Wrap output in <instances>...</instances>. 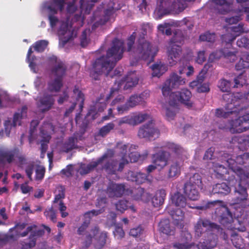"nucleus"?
Masks as SVG:
<instances>
[{"label":"nucleus","mask_w":249,"mask_h":249,"mask_svg":"<svg viewBox=\"0 0 249 249\" xmlns=\"http://www.w3.org/2000/svg\"><path fill=\"white\" fill-rule=\"evenodd\" d=\"M115 126L112 123L107 124L106 125L102 127L99 132L100 135L102 136H105L107 135Z\"/></svg>","instance_id":"56"},{"label":"nucleus","mask_w":249,"mask_h":249,"mask_svg":"<svg viewBox=\"0 0 249 249\" xmlns=\"http://www.w3.org/2000/svg\"><path fill=\"white\" fill-rule=\"evenodd\" d=\"M128 124L133 125V121L131 114L123 117L118 120V124L122 125L123 124Z\"/></svg>","instance_id":"58"},{"label":"nucleus","mask_w":249,"mask_h":249,"mask_svg":"<svg viewBox=\"0 0 249 249\" xmlns=\"http://www.w3.org/2000/svg\"><path fill=\"white\" fill-rule=\"evenodd\" d=\"M32 53V48L30 47L28 50V52L27 53V59L28 60V61L29 63V67H30L31 70L34 72H36V67L37 64L38 59L36 57H34L30 58V56Z\"/></svg>","instance_id":"48"},{"label":"nucleus","mask_w":249,"mask_h":249,"mask_svg":"<svg viewBox=\"0 0 249 249\" xmlns=\"http://www.w3.org/2000/svg\"><path fill=\"white\" fill-rule=\"evenodd\" d=\"M54 100L50 95H44L40 97L37 102V107L39 109L44 112L49 110L53 104Z\"/></svg>","instance_id":"33"},{"label":"nucleus","mask_w":249,"mask_h":249,"mask_svg":"<svg viewBox=\"0 0 249 249\" xmlns=\"http://www.w3.org/2000/svg\"><path fill=\"white\" fill-rule=\"evenodd\" d=\"M51 63H56L52 71L51 80L49 82L48 88L52 91H58L62 86V76L65 73V67L64 64L57 60L55 56L51 55L48 57Z\"/></svg>","instance_id":"12"},{"label":"nucleus","mask_w":249,"mask_h":249,"mask_svg":"<svg viewBox=\"0 0 249 249\" xmlns=\"http://www.w3.org/2000/svg\"><path fill=\"white\" fill-rule=\"evenodd\" d=\"M173 206L179 208H184L186 205L185 198L179 193H176L171 196Z\"/></svg>","instance_id":"40"},{"label":"nucleus","mask_w":249,"mask_h":249,"mask_svg":"<svg viewBox=\"0 0 249 249\" xmlns=\"http://www.w3.org/2000/svg\"><path fill=\"white\" fill-rule=\"evenodd\" d=\"M76 0H52L44 2L41 7L42 13L48 15L51 30L57 31L60 43L64 45L68 41L76 36V32L69 24V20L66 22L59 20L53 16L58 10L62 11L66 4L69 13H73L76 7L74 3Z\"/></svg>","instance_id":"3"},{"label":"nucleus","mask_w":249,"mask_h":249,"mask_svg":"<svg viewBox=\"0 0 249 249\" xmlns=\"http://www.w3.org/2000/svg\"><path fill=\"white\" fill-rule=\"evenodd\" d=\"M218 88L223 92H228L230 91L231 84L229 81L225 79L221 80L218 83Z\"/></svg>","instance_id":"53"},{"label":"nucleus","mask_w":249,"mask_h":249,"mask_svg":"<svg viewBox=\"0 0 249 249\" xmlns=\"http://www.w3.org/2000/svg\"><path fill=\"white\" fill-rule=\"evenodd\" d=\"M37 120H33L31 123L30 136L29 141L31 142L35 139H36L38 142L41 143V157L43 158L47 149V143L50 139V134L52 131H54V127L52 124L47 123L43 124L40 129V134L36 137V127L37 125Z\"/></svg>","instance_id":"9"},{"label":"nucleus","mask_w":249,"mask_h":249,"mask_svg":"<svg viewBox=\"0 0 249 249\" xmlns=\"http://www.w3.org/2000/svg\"><path fill=\"white\" fill-rule=\"evenodd\" d=\"M107 237L106 232H102L99 233L98 228L95 227L90 232L86 233L83 245L85 247H88L91 244L93 240L95 239L97 241L96 246L100 249L105 244Z\"/></svg>","instance_id":"19"},{"label":"nucleus","mask_w":249,"mask_h":249,"mask_svg":"<svg viewBox=\"0 0 249 249\" xmlns=\"http://www.w3.org/2000/svg\"><path fill=\"white\" fill-rule=\"evenodd\" d=\"M159 134V130L156 126L154 120L151 118L147 123L140 127L138 135L140 138L151 140L158 137Z\"/></svg>","instance_id":"18"},{"label":"nucleus","mask_w":249,"mask_h":249,"mask_svg":"<svg viewBox=\"0 0 249 249\" xmlns=\"http://www.w3.org/2000/svg\"><path fill=\"white\" fill-rule=\"evenodd\" d=\"M223 55H224V52L222 51H216L211 53L208 59L209 63L213 62L215 60L218 59Z\"/></svg>","instance_id":"59"},{"label":"nucleus","mask_w":249,"mask_h":249,"mask_svg":"<svg viewBox=\"0 0 249 249\" xmlns=\"http://www.w3.org/2000/svg\"><path fill=\"white\" fill-rule=\"evenodd\" d=\"M213 208L215 209V214L219 222L224 225L231 223L233 221L232 215L225 206L224 203L221 201L216 200L206 202L202 206H198L196 208L198 210H205L208 208Z\"/></svg>","instance_id":"11"},{"label":"nucleus","mask_w":249,"mask_h":249,"mask_svg":"<svg viewBox=\"0 0 249 249\" xmlns=\"http://www.w3.org/2000/svg\"><path fill=\"white\" fill-rule=\"evenodd\" d=\"M101 213L100 210H92L85 213L84 217L85 221L82 225L78 228L77 232L79 234H82L84 232L85 230L88 227L89 222V220L91 216L97 215Z\"/></svg>","instance_id":"35"},{"label":"nucleus","mask_w":249,"mask_h":249,"mask_svg":"<svg viewBox=\"0 0 249 249\" xmlns=\"http://www.w3.org/2000/svg\"><path fill=\"white\" fill-rule=\"evenodd\" d=\"M237 45L239 47L249 48V40L245 37H242L237 41Z\"/></svg>","instance_id":"64"},{"label":"nucleus","mask_w":249,"mask_h":249,"mask_svg":"<svg viewBox=\"0 0 249 249\" xmlns=\"http://www.w3.org/2000/svg\"><path fill=\"white\" fill-rule=\"evenodd\" d=\"M237 141L240 144L239 146L240 148L248 149L247 147H249V136L238 138Z\"/></svg>","instance_id":"60"},{"label":"nucleus","mask_w":249,"mask_h":249,"mask_svg":"<svg viewBox=\"0 0 249 249\" xmlns=\"http://www.w3.org/2000/svg\"><path fill=\"white\" fill-rule=\"evenodd\" d=\"M124 52L123 42L117 39L114 40L112 47L107 52L106 56L97 59L93 64L89 71L90 76L97 80L99 76L104 73L112 77L113 75L110 74V72L115 63L122 58Z\"/></svg>","instance_id":"4"},{"label":"nucleus","mask_w":249,"mask_h":249,"mask_svg":"<svg viewBox=\"0 0 249 249\" xmlns=\"http://www.w3.org/2000/svg\"><path fill=\"white\" fill-rule=\"evenodd\" d=\"M116 210L121 213H123L128 207H129L132 211H135V209L133 206L130 205L125 200H121L117 203L115 204Z\"/></svg>","instance_id":"49"},{"label":"nucleus","mask_w":249,"mask_h":249,"mask_svg":"<svg viewBox=\"0 0 249 249\" xmlns=\"http://www.w3.org/2000/svg\"><path fill=\"white\" fill-rule=\"evenodd\" d=\"M159 228L161 232L166 235H171L174 233L173 229L169 226L168 219L161 220L159 223Z\"/></svg>","instance_id":"45"},{"label":"nucleus","mask_w":249,"mask_h":249,"mask_svg":"<svg viewBox=\"0 0 249 249\" xmlns=\"http://www.w3.org/2000/svg\"><path fill=\"white\" fill-rule=\"evenodd\" d=\"M206 60L205 51H199L195 58V62L198 64H202Z\"/></svg>","instance_id":"62"},{"label":"nucleus","mask_w":249,"mask_h":249,"mask_svg":"<svg viewBox=\"0 0 249 249\" xmlns=\"http://www.w3.org/2000/svg\"><path fill=\"white\" fill-rule=\"evenodd\" d=\"M239 4V9L236 11L237 15L226 18V22L229 24H235L241 20L244 13L249 12V7L247 6L249 4V0H236Z\"/></svg>","instance_id":"21"},{"label":"nucleus","mask_w":249,"mask_h":249,"mask_svg":"<svg viewBox=\"0 0 249 249\" xmlns=\"http://www.w3.org/2000/svg\"><path fill=\"white\" fill-rule=\"evenodd\" d=\"M55 198L53 201L54 204L58 202L59 203V210L61 213V216L62 217H66L68 213L65 211L66 210V207L63 204V203L59 200L64 197V191L62 187H58L55 192Z\"/></svg>","instance_id":"31"},{"label":"nucleus","mask_w":249,"mask_h":249,"mask_svg":"<svg viewBox=\"0 0 249 249\" xmlns=\"http://www.w3.org/2000/svg\"><path fill=\"white\" fill-rule=\"evenodd\" d=\"M231 191L230 187L226 183L216 184L213 189V194H222L227 195Z\"/></svg>","instance_id":"42"},{"label":"nucleus","mask_w":249,"mask_h":249,"mask_svg":"<svg viewBox=\"0 0 249 249\" xmlns=\"http://www.w3.org/2000/svg\"><path fill=\"white\" fill-rule=\"evenodd\" d=\"M165 196L166 193L165 190H160L158 191L152 198V203L153 205L155 207L161 205L164 202Z\"/></svg>","instance_id":"41"},{"label":"nucleus","mask_w":249,"mask_h":249,"mask_svg":"<svg viewBox=\"0 0 249 249\" xmlns=\"http://www.w3.org/2000/svg\"><path fill=\"white\" fill-rule=\"evenodd\" d=\"M192 97L191 92L187 89H182L181 91L172 92L168 97V103L163 107L166 119L168 121L174 119L178 111V103L180 102L188 107L192 106L190 99Z\"/></svg>","instance_id":"6"},{"label":"nucleus","mask_w":249,"mask_h":249,"mask_svg":"<svg viewBox=\"0 0 249 249\" xmlns=\"http://www.w3.org/2000/svg\"><path fill=\"white\" fill-rule=\"evenodd\" d=\"M106 104L105 103L98 102H97L95 104L94 107H91L89 111V114L90 115H92L93 118H95V116H94V113H95L96 108H98V111L99 112H102L104 110V108L106 107Z\"/></svg>","instance_id":"52"},{"label":"nucleus","mask_w":249,"mask_h":249,"mask_svg":"<svg viewBox=\"0 0 249 249\" xmlns=\"http://www.w3.org/2000/svg\"><path fill=\"white\" fill-rule=\"evenodd\" d=\"M152 70V76L156 77H160L164 73L167 71V66L161 61H158L151 66H150Z\"/></svg>","instance_id":"36"},{"label":"nucleus","mask_w":249,"mask_h":249,"mask_svg":"<svg viewBox=\"0 0 249 249\" xmlns=\"http://www.w3.org/2000/svg\"><path fill=\"white\" fill-rule=\"evenodd\" d=\"M201 183V178L197 173L195 174L191 177L189 182L185 184L184 193L189 199L196 200L199 197L198 189Z\"/></svg>","instance_id":"16"},{"label":"nucleus","mask_w":249,"mask_h":249,"mask_svg":"<svg viewBox=\"0 0 249 249\" xmlns=\"http://www.w3.org/2000/svg\"><path fill=\"white\" fill-rule=\"evenodd\" d=\"M215 36L213 33H206L200 36L199 38L201 41L213 42L214 41Z\"/></svg>","instance_id":"57"},{"label":"nucleus","mask_w":249,"mask_h":249,"mask_svg":"<svg viewBox=\"0 0 249 249\" xmlns=\"http://www.w3.org/2000/svg\"><path fill=\"white\" fill-rule=\"evenodd\" d=\"M139 78L135 73H129L124 80L115 83L111 91V95L113 96L118 90H128L137 85Z\"/></svg>","instance_id":"20"},{"label":"nucleus","mask_w":249,"mask_h":249,"mask_svg":"<svg viewBox=\"0 0 249 249\" xmlns=\"http://www.w3.org/2000/svg\"><path fill=\"white\" fill-rule=\"evenodd\" d=\"M143 232V229L141 226H138L131 229L129 234L131 236L138 237Z\"/></svg>","instance_id":"63"},{"label":"nucleus","mask_w":249,"mask_h":249,"mask_svg":"<svg viewBox=\"0 0 249 249\" xmlns=\"http://www.w3.org/2000/svg\"><path fill=\"white\" fill-rule=\"evenodd\" d=\"M231 241L234 247L238 249H245V245L241 236L237 235L232 236Z\"/></svg>","instance_id":"50"},{"label":"nucleus","mask_w":249,"mask_h":249,"mask_svg":"<svg viewBox=\"0 0 249 249\" xmlns=\"http://www.w3.org/2000/svg\"><path fill=\"white\" fill-rule=\"evenodd\" d=\"M127 179L137 184H141L145 181L150 182L151 181V177L149 176H146L145 174L130 171L127 175Z\"/></svg>","instance_id":"32"},{"label":"nucleus","mask_w":249,"mask_h":249,"mask_svg":"<svg viewBox=\"0 0 249 249\" xmlns=\"http://www.w3.org/2000/svg\"><path fill=\"white\" fill-rule=\"evenodd\" d=\"M133 121V126L137 125L145 120L151 119L149 114L143 112H136L131 113Z\"/></svg>","instance_id":"37"},{"label":"nucleus","mask_w":249,"mask_h":249,"mask_svg":"<svg viewBox=\"0 0 249 249\" xmlns=\"http://www.w3.org/2000/svg\"><path fill=\"white\" fill-rule=\"evenodd\" d=\"M136 146L131 144H124L122 142L118 143L117 149L121 152V160L119 166L118 163L111 159L114 153L111 150H108L101 158L96 161H92L88 165L81 164L78 172L81 175L86 174L93 170L97 167L104 169L109 174H114L116 171H121L125 164L129 161L134 162L137 161L139 159H144L148 155L146 152L143 156H140L134 150Z\"/></svg>","instance_id":"2"},{"label":"nucleus","mask_w":249,"mask_h":249,"mask_svg":"<svg viewBox=\"0 0 249 249\" xmlns=\"http://www.w3.org/2000/svg\"><path fill=\"white\" fill-rule=\"evenodd\" d=\"M44 214L53 222H55V213L53 207L48 208L45 211Z\"/></svg>","instance_id":"61"},{"label":"nucleus","mask_w":249,"mask_h":249,"mask_svg":"<svg viewBox=\"0 0 249 249\" xmlns=\"http://www.w3.org/2000/svg\"><path fill=\"white\" fill-rule=\"evenodd\" d=\"M25 172L28 178L32 180V175L35 172V178L37 180H41L44 176L45 168L42 165H39L33 163H29L26 167Z\"/></svg>","instance_id":"22"},{"label":"nucleus","mask_w":249,"mask_h":249,"mask_svg":"<svg viewBox=\"0 0 249 249\" xmlns=\"http://www.w3.org/2000/svg\"><path fill=\"white\" fill-rule=\"evenodd\" d=\"M249 68V54L244 53L238 63L235 66V69L239 71Z\"/></svg>","instance_id":"44"},{"label":"nucleus","mask_w":249,"mask_h":249,"mask_svg":"<svg viewBox=\"0 0 249 249\" xmlns=\"http://www.w3.org/2000/svg\"><path fill=\"white\" fill-rule=\"evenodd\" d=\"M99 0H91L90 1L85 2L84 0H80L81 12L80 15L75 14L74 15V20L83 22L84 19V15L89 14L90 10L93 7L94 3Z\"/></svg>","instance_id":"27"},{"label":"nucleus","mask_w":249,"mask_h":249,"mask_svg":"<svg viewBox=\"0 0 249 249\" xmlns=\"http://www.w3.org/2000/svg\"><path fill=\"white\" fill-rule=\"evenodd\" d=\"M150 92L145 90L139 95H131L128 99L122 104L124 100L123 95H118L112 102V105H117V109L119 114L124 113L138 105H143L145 100L149 97Z\"/></svg>","instance_id":"10"},{"label":"nucleus","mask_w":249,"mask_h":249,"mask_svg":"<svg viewBox=\"0 0 249 249\" xmlns=\"http://www.w3.org/2000/svg\"><path fill=\"white\" fill-rule=\"evenodd\" d=\"M48 44V41L46 40H41L36 42L33 46V47L36 52H42L44 51Z\"/></svg>","instance_id":"51"},{"label":"nucleus","mask_w":249,"mask_h":249,"mask_svg":"<svg viewBox=\"0 0 249 249\" xmlns=\"http://www.w3.org/2000/svg\"><path fill=\"white\" fill-rule=\"evenodd\" d=\"M222 229L219 226L211 222L206 219H199L195 226V234L200 237L204 234L203 242H200L196 247L197 249H212L217 244L216 234Z\"/></svg>","instance_id":"5"},{"label":"nucleus","mask_w":249,"mask_h":249,"mask_svg":"<svg viewBox=\"0 0 249 249\" xmlns=\"http://www.w3.org/2000/svg\"><path fill=\"white\" fill-rule=\"evenodd\" d=\"M223 161L209 162L210 168L213 171L217 178H222L234 187L236 196L232 207L237 212L243 213L240 215L249 224V212L244 213V209L249 206V200L247 187L249 186V173L245 172L240 166L244 164L249 165V153H245L237 157L224 154Z\"/></svg>","instance_id":"1"},{"label":"nucleus","mask_w":249,"mask_h":249,"mask_svg":"<svg viewBox=\"0 0 249 249\" xmlns=\"http://www.w3.org/2000/svg\"><path fill=\"white\" fill-rule=\"evenodd\" d=\"M135 37V33H133L128 39L127 51L133 52L139 58L152 61L158 51L157 48L151 46L144 38H140L136 46L132 47Z\"/></svg>","instance_id":"7"},{"label":"nucleus","mask_w":249,"mask_h":249,"mask_svg":"<svg viewBox=\"0 0 249 249\" xmlns=\"http://www.w3.org/2000/svg\"><path fill=\"white\" fill-rule=\"evenodd\" d=\"M180 208H175L174 206L169 205L166 208V211L171 216L174 224L181 228L183 226V213Z\"/></svg>","instance_id":"26"},{"label":"nucleus","mask_w":249,"mask_h":249,"mask_svg":"<svg viewBox=\"0 0 249 249\" xmlns=\"http://www.w3.org/2000/svg\"><path fill=\"white\" fill-rule=\"evenodd\" d=\"M26 224L24 223L17 224L13 229H11L8 233L7 239L16 240L19 237L25 236L29 232L31 235L29 241L22 243V249H28L35 246L36 239L35 236L41 235L43 231L37 230L36 226L28 227L25 229Z\"/></svg>","instance_id":"8"},{"label":"nucleus","mask_w":249,"mask_h":249,"mask_svg":"<svg viewBox=\"0 0 249 249\" xmlns=\"http://www.w3.org/2000/svg\"><path fill=\"white\" fill-rule=\"evenodd\" d=\"M185 38L183 33L178 31L171 39L167 49L168 62L170 66L175 65L179 60L181 52V46L183 44Z\"/></svg>","instance_id":"13"},{"label":"nucleus","mask_w":249,"mask_h":249,"mask_svg":"<svg viewBox=\"0 0 249 249\" xmlns=\"http://www.w3.org/2000/svg\"><path fill=\"white\" fill-rule=\"evenodd\" d=\"M27 107L23 106L15 113L13 120L10 119L5 120L4 123V129L0 130V136H9L17 124L20 125L21 120L27 117Z\"/></svg>","instance_id":"15"},{"label":"nucleus","mask_w":249,"mask_h":249,"mask_svg":"<svg viewBox=\"0 0 249 249\" xmlns=\"http://www.w3.org/2000/svg\"><path fill=\"white\" fill-rule=\"evenodd\" d=\"M210 2L212 8L219 13L225 14L231 8V3L226 0H211Z\"/></svg>","instance_id":"28"},{"label":"nucleus","mask_w":249,"mask_h":249,"mask_svg":"<svg viewBox=\"0 0 249 249\" xmlns=\"http://www.w3.org/2000/svg\"><path fill=\"white\" fill-rule=\"evenodd\" d=\"M15 152L12 150H4L0 151V162H11L14 157Z\"/></svg>","instance_id":"43"},{"label":"nucleus","mask_w":249,"mask_h":249,"mask_svg":"<svg viewBox=\"0 0 249 249\" xmlns=\"http://www.w3.org/2000/svg\"><path fill=\"white\" fill-rule=\"evenodd\" d=\"M150 197V195L148 193L144 191L143 189L141 188L138 189L137 193L135 196L134 198L136 200H141L143 202H146L149 200Z\"/></svg>","instance_id":"47"},{"label":"nucleus","mask_w":249,"mask_h":249,"mask_svg":"<svg viewBox=\"0 0 249 249\" xmlns=\"http://www.w3.org/2000/svg\"><path fill=\"white\" fill-rule=\"evenodd\" d=\"M166 146L178 155V157L176 159L172 160L167 172L168 178H175L180 174L183 166V156L185 151L179 145L174 143H168Z\"/></svg>","instance_id":"14"},{"label":"nucleus","mask_w":249,"mask_h":249,"mask_svg":"<svg viewBox=\"0 0 249 249\" xmlns=\"http://www.w3.org/2000/svg\"><path fill=\"white\" fill-rule=\"evenodd\" d=\"M81 136V135L76 134H74L73 136L70 137L68 141L63 145L62 150L64 152H68L72 149L76 148V143L78 140H80Z\"/></svg>","instance_id":"38"},{"label":"nucleus","mask_w":249,"mask_h":249,"mask_svg":"<svg viewBox=\"0 0 249 249\" xmlns=\"http://www.w3.org/2000/svg\"><path fill=\"white\" fill-rule=\"evenodd\" d=\"M116 9H117V8L114 6V4L111 3L109 4V5L107 9L104 10V17L103 18H100L99 21L97 19V14L96 13H94V16L95 20H96L97 22H98L99 24H105L110 19V17L113 15L115 10Z\"/></svg>","instance_id":"34"},{"label":"nucleus","mask_w":249,"mask_h":249,"mask_svg":"<svg viewBox=\"0 0 249 249\" xmlns=\"http://www.w3.org/2000/svg\"><path fill=\"white\" fill-rule=\"evenodd\" d=\"M127 189L123 184L110 183L107 190V194L110 198L121 197Z\"/></svg>","instance_id":"25"},{"label":"nucleus","mask_w":249,"mask_h":249,"mask_svg":"<svg viewBox=\"0 0 249 249\" xmlns=\"http://www.w3.org/2000/svg\"><path fill=\"white\" fill-rule=\"evenodd\" d=\"M186 83V79L173 73L169 78L165 82L162 88V94L164 97H168L170 94L173 92L172 90L179 88Z\"/></svg>","instance_id":"17"},{"label":"nucleus","mask_w":249,"mask_h":249,"mask_svg":"<svg viewBox=\"0 0 249 249\" xmlns=\"http://www.w3.org/2000/svg\"><path fill=\"white\" fill-rule=\"evenodd\" d=\"M127 189L123 184L110 183L107 190V194L110 198L121 197Z\"/></svg>","instance_id":"24"},{"label":"nucleus","mask_w":249,"mask_h":249,"mask_svg":"<svg viewBox=\"0 0 249 249\" xmlns=\"http://www.w3.org/2000/svg\"><path fill=\"white\" fill-rule=\"evenodd\" d=\"M174 25V22H165L160 24L158 29L159 32L167 36L170 35L172 33L171 27Z\"/></svg>","instance_id":"46"},{"label":"nucleus","mask_w":249,"mask_h":249,"mask_svg":"<svg viewBox=\"0 0 249 249\" xmlns=\"http://www.w3.org/2000/svg\"><path fill=\"white\" fill-rule=\"evenodd\" d=\"M211 66L209 63L206 64L203 70L199 72L197 75L196 80H194L190 83V86L192 88H196V86H198L201 84L204 81L205 77V74L207 73V71Z\"/></svg>","instance_id":"39"},{"label":"nucleus","mask_w":249,"mask_h":249,"mask_svg":"<svg viewBox=\"0 0 249 249\" xmlns=\"http://www.w3.org/2000/svg\"><path fill=\"white\" fill-rule=\"evenodd\" d=\"M246 78L243 73L239 74L234 79L233 88H239L246 84Z\"/></svg>","instance_id":"55"},{"label":"nucleus","mask_w":249,"mask_h":249,"mask_svg":"<svg viewBox=\"0 0 249 249\" xmlns=\"http://www.w3.org/2000/svg\"><path fill=\"white\" fill-rule=\"evenodd\" d=\"M228 32H231L230 34L224 35L222 36L223 41L227 43H230L235 39V37L244 32L243 25L239 24L237 26H232L228 28Z\"/></svg>","instance_id":"30"},{"label":"nucleus","mask_w":249,"mask_h":249,"mask_svg":"<svg viewBox=\"0 0 249 249\" xmlns=\"http://www.w3.org/2000/svg\"><path fill=\"white\" fill-rule=\"evenodd\" d=\"M71 98L72 99L71 102H72V105L66 111L65 116H68L74 109L76 104H78L80 108L81 109L83 107L84 97L83 94L80 91L77 87H75L71 93Z\"/></svg>","instance_id":"23"},{"label":"nucleus","mask_w":249,"mask_h":249,"mask_svg":"<svg viewBox=\"0 0 249 249\" xmlns=\"http://www.w3.org/2000/svg\"><path fill=\"white\" fill-rule=\"evenodd\" d=\"M89 29H86L83 32L81 37V45L82 47H85L89 44Z\"/></svg>","instance_id":"54"},{"label":"nucleus","mask_w":249,"mask_h":249,"mask_svg":"<svg viewBox=\"0 0 249 249\" xmlns=\"http://www.w3.org/2000/svg\"><path fill=\"white\" fill-rule=\"evenodd\" d=\"M169 155L168 152L161 151L153 156V163L156 165L160 169L165 167L168 162Z\"/></svg>","instance_id":"29"}]
</instances>
